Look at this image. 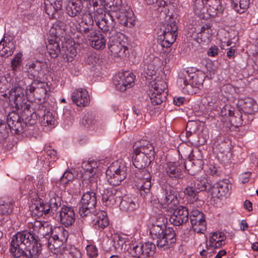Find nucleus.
I'll return each instance as SVG.
<instances>
[{"mask_svg": "<svg viewBox=\"0 0 258 258\" xmlns=\"http://www.w3.org/2000/svg\"><path fill=\"white\" fill-rule=\"evenodd\" d=\"M10 251L15 258H36L41 251V244L33 233L18 232L13 236Z\"/></svg>", "mask_w": 258, "mask_h": 258, "instance_id": "nucleus-1", "label": "nucleus"}, {"mask_svg": "<svg viewBox=\"0 0 258 258\" xmlns=\"http://www.w3.org/2000/svg\"><path fill=\"white\" fill-rule=\"evenodd\" d=\"M82 177L83 186L87 184V187L88 186V188L90 189V191L83 195L77 205L79 215L84 218L92 214L97 204L96 193L95 190L98 189V184L94 168L86 169Z\"/></svg>", "mask_w": 258, "mask_h": 258, "instance_id": "nucleus-2", "label": "nucleus"}, {"mask_svg": "<svg viewBox=\"0 0 258 258\" xmlns=\"http://www.w3.org/2000/svg\"><path fill=\"white\" fill-rule=\"evenodd\" d=\"M150 234L159 248L167 249L176 241V234L172 228H166L165 224L153 225Z\"/></svg>", "mask_w": 258, "mask_h": 258, "instance_id": "nucleus-3", "label": "nucleus"}, {"mask_svg": "<svg viewBox=\"0 0 258 258\" xmlns=\"http://www.w3.org/2000/svg\"><path fill=\"white\" fill-rule=\"evenodd\" d=\"M100 3L106 10L112 12L115 23L127 26L129 15L133 12L126 1H100Z\"/></svg>", "mask_w": 258, "mask_h": 258, "instance_id": "nucleus-4", "label": "nucleus"}, {"mask_svg": "<svg viewBox=\"0 0 258 258\" xmlns=\"http://www.w3.org/2000/svg\"><path fill=\"white\" fill-rule=\"evenodd\" d=\"M49 200L46 203L39 201L32 204L30 208L32 215L36 217H42L48 214H54L61 205V198L54 191L49 193Z\"/></svg>", "mask_w": 258, "mask_h": 258, "instance_id": "nucleus-5", "label": "nucleus"}, {"mask_svg": "<svg viewBox=\"0 0 258 258\" xmlns=\"http://www.w3.org/2000/svg\"><path fill=\"white\" fill-rule=\"evenodd\" d=\"M204 76L189 73L188 70H183L179 74L177 82L179 86L189 94L196 93L203 86Z\"/></svg>", "mask_w": 258, "mask_h": 258, "instance_id": "nucleus-6", "label": "nucleus"}, {"mask_svg": "<svg viewBox=\"0 0 258 258\" xmlns=\"http://www.w3.org/2000/svg\"><path fill=\"white\" fill-rule=\"evenodd\" d=\"M108 183L112 186L119 185L127 176V167L123 160L114 161L106 171Z\"/></svg>", "mask_w": 258, "mask_h": 258, "instance_id": "nucleus-7", "label": "nucleus"}, {"mask_svg": "<svg viewBox=\"0 0 258 258\" xmlns=\"http://www.w3.org/2000/svg\"><path fill=\"white\" fill-rule=\"evenodd\" d=\"M167 83L163 80L152 81L149 85L148 95L152 105L161 104L166 99L168 93Z\"/></svg>", "mask_w": 258, "mask_h": 258, "instance_id": "nucleus-8", "label": "nucleus"}, {"mask_svg": "<svg viewBox=\"0 0 258 258\" xmlns=\"http://www.w3.org/2000/svg\"><path fill=\"white\" fill-rule=\"evenodd\" d=\"M122 34L117 33L115 30L110 32L108 42V47L111 54L114 57H123L125 56V51L127 47L124 45L125 42L121 39Z\"/></svg>", "mask_w": 258, "mask_h": 258, "instance_id": "nucleus-9", "label": "nucleus"}, {"mask_svg": "<svg viewBox=\"0 0 258 258\" xmlns=\"http://www.w3.org/2000/svg\"><path fill=\"white\" fill-rule=\"evenodd\" d=\"M50 232L51 234L47 237V246L51 250H55L67 241L69 237V232L61 226L54 227V229H51Z\"/></svg>", "mask_w": 258, "mask_h": 258, "instance_id": "nucleus-10", "label": "nucleus"}, {"mask_svg": "<svg viewBox=\"0 0 258 258\" xmlns=\"http://www.w3.org/2000/svg\"><path fill=\"white\" fill-rule=\"evenodd\" d=\"M49 90L50 88L46 83L34 80L26 87L25 92L26 95L33 94L36 99L44 102Z\"/></svg>", "mask_w": 258, "mask_h": 258, "instance_id": "nucleus-11", "label": "nucleus"}, {"mask_svg": "<svg viewBox=\"0 0 258 258\" xmlns=\"http://www.w3.org/2000/svg\"><path fill=\"white\" fill-rule=\"evenodd\" d=\"M98 189L102 195L103 203L106 206L111 207L116 203H119L121 200L120 191L116 188L112 187L105 188L103 187V185L99 184Z\"/></svg>", "mask_w": 258, "mask_h": 258, "instance_id": "nucleus-12", "label": "nucleus"}, {"mask_svg": "<svg viewBox=\"0 0 258 258\" xmlns=\"http://www.w3.org/2000/svg\"><path fill=\"white\" fill-rule=\"evenodd\" d=\"M135 76L129 72L119 73L114 76L113 81L116 89L120 91H125L131 88L134 84Z\"/></svg>", "mask_w": 258, "mask_h": 258, "instance_id": "nucleus-13", "label": "nucleus"}, {"mask_svg": "<svg viewBox=\"0 0 258 258\" xmlns=\"http://www.w3.org/2000/svg\"><path fill=\"white\" fill-rule=\"evenodd\" d=\"M136 175L137 178L142 181L141 185H138L140 193L144 198L150 197L151 187V175L150 173L145 168L139 169L136 172Z\"/></svg>", "mask_w": 258, "mask_h": 258, "instance_id": "nucleus-14", "label": "nucleus"}, {"mask_svg": "<svg viewBox=\"0 0 258 258\" xmlns=\"http://www.w3.org/2000/svg\"><path fill=\"white\" fill-rule=\"evenodd\" d=\"M186 169L189 174L194 175L195 172L190 169H187L185 164H181L177 162H170L167 164L165 171L167 175L172 180H178L182 178V170Z\"/></svg>", "mask_w": 258, "mask_h": 258, "instance_id": "nucleus-15", "label": "nucleus"}, {"mask_svg": "<svg viewBox=\"0 0 258 258\" xmlns=\"http://www.w3.org/2000/svg\"><path fill=\"white\" fill-rule=\"evenodd\" d=\"M162 191L158 197V200L161 204L169 208L174 209L179 203L177 194L171 187L162 188Z\"/></svg>", "mask_w": 258, "mask_h": 258, "instance_id": "nucleus-16", "label": "nucleus"}, {"mask_svg": "<svg viewBox=\"0 0 258 258\" xmlns=\"http://www.w3.org/2000/svg\"><path fill=\"white\" fill-rule=\"evenodd\" d=\"M190 221L193 230L198 233H204L207 229V223L204 214L198 210L192 211Z\"/></svg>", "mask_w": 258, "mask_h": 258, "instance_id": "nucleus-17", "label": "nucleus"}, {"mask_svg": "<svg viewBox=\"0 0 258 258\" xmlns=\"http://www.w3.org/2000/svg\"><path fill=\"white\" fill-rule=\"evenodd\" d=\"M220 115L222 116L230 117L229 121L236 126L242 124V115L241 113L230 104H225L221 108Z\"/></svg>", "mask_w": 258, "mask_h": 258, "instance_id": "nucleus-18", "label": "nucleus"}, {"mask_svg": "<svg viewBox=\"0 0 258 258\" xmlns=\"http://www.w3.org/2000/svg\"><path fill=\"white\" fill-rule=\"evenodd\" d=\"M173 210L174 211L169 218V221L172 224L180 226L188 221L189 212L186 207L180 206Z\"/></svg>", "mask_w": 258, "mask_h": 258, "instance_id": "nucleus-19", "label": "nucleus"}, {"mask_svg": "<svg viewBox=\"0 0 258 258\" xmlns=\"http://www.w3.org/2000/svg\"><path fill=\"white\" fill-rule=\"evenodd\" d=\"M7 122L8 126L11 128L12 134H19L25 131L20 116L15 111L10 112L8 114Z\"/></svg>", "mask_w": 258, "mask_h": 258, "instance_id": "nucleus-20", "label": "nucleus"}, {"mask_svg": "<svg viewBox=\"0 0 258 258\" xmlns=\"http://www.w3.org/2000/svg\"><path fill=\"white\" fill-rule=\"evenodd\" d=\"M97 19L98 20H95V21L98 27L105 33L106 36L110 35V32L113 30V22H115L112 12L101 15L99 18H97Z\"/></svg>", "mask_w": 258, "mask_h": 258, "instance_id": "nucleus-21", "label": "nucleus"}, {"mask_svg": "<svg viewBox=\"0 0 258 258\" xmlns=\"http://www.w3.org/2000/svg\"><path fill=\"white\" fill-rule=\"evenodd\" d=\"M60 223L65 227L72 226L76 220L74 208L63 205L59 211Z\"/></svg>", "mask_w": 258, "mask_h": 258, "instance_id": "nucleus-22", "label": "nucleus"}, {"mask_svg": "<svg viewBox=\"0 0 258 258\" xmlns=\"http://www.w3.org/2000/svg\"><path fill=\"white\" fill-rule=\"evenodd\" d=\"M133 148L136 152L142 153L149 156V158H154L155 152L154 147L150 141L142 140L136 142L133 145Z\"/></svg>", "mask_w": 258, "mask_h": 258, "instance_id": "nucleus-23", "label": "nucleus"}, {"mask_svg": "<svg viewBox=\"0 0 258 258\" xmlns=\"http://www.w3.org/2000/svg\"><path fill=\"white\" fill-rule=\"evenodd\" d=\"M71 97L73 102L78 106H86L90 103V97L85 89L79 88L75 90L72 94Z\"/></svg>", "mask_w": 258, "mask_h": 258, "instance_id": "nucleus-24", "label": "nucleus"}, {"mask_svg": "<svg viewBox=\"0 0 258 258\" xmlns=\"http://www.w3.org/2000/svg\"><path fill=\"white\" fill-rule=\"evenodd\" d=\"M87 36L90 45L94 49L102 50L105 47L106 41L105 37L97 30L91 32Z\"/></svg>", "mask_w": 258, "mask_h": 258, "instance_id": "nucleus-25", "label": "nucleus"}, {"mask_svg": "<svg viewBox=\"0 0 258 258\" xmlns=\"http://www.w3.org/2000/svg\"><path fill=\"white\" fill-rule=\"evenodd\" d=\"M91 215H93L94 226L96 229L102 230L108 226L109 219L106 212L101 210L94 211Z\"/></svg>", "mask_w": 258, "mask_h": 258, "instance_id": "nucleus-26", "label": "nucleus"}, {"mask_svg": "<svg viewBox=\"0 0 258 258\" xmlns=\"http://www.w3.org/2000/svg\"><path fill=\"white\" fill-rule=\"evenodd\" d=\"M119 203L120 209L124 212L134 211L139 207L138 199L134 196L121 197V200Z\"/></svg>", "mask_w": 258, "mask_h": 258, "instance_id": "nucleus-27", "label": "nucleus"}, {"mask_svg": "<svg viewBox=\"0 0 258 258\" xmlns=\"http://www.w3.org/2000/svg\"><path fill=\"white\" fill-rule=\"evenodd\" d=\"M81 123L85 127L93 129L99 128L103 124L102 121L99 117L92 112H87L85 114Z\"/></svg>", "mask_w": 258, "mask_h": 258, "instance_id": "nucleus-28", "label": "nucleus"}, {"mask_svg": "<svg viewBox=\"0 0 258 258\" xmlns=\"http://www.w3.org/2000/svg\"><path fill=\"white\" fill-rule=\"evenodd\" d=\"M238 104L245 114H252L258 110V105L252 98L241 99L238 101Z\"/></svg>", "mask_w": 258, "mask_h": 258, "instance_id": "nucleus-29", "label": "nucleus"}, {"mask_svg": "<svg viewBox=\"0 0 258 258\" xmlns=\"http://www.w3.org/2000/svg\"><path fill=\"white\" fill-rule=\"evenodd\" d=\"M154 159L149 158V156L146 155L142 153L137 152L134 150L133 156V163L136 168L138 169H142L148 166L151 161Z\"/></svg>", "mask_w": 258, "mask_h": 258, "instance_id": "nucleus-30", "label": "nucleus"}, {"mask_svg": "<svg viewBox=\"0 0 258 258\" xmlns=\"http://www.w3.org/2000/svg\"><path fill=\"white\" fill-rule=\"evenodd\" d=\"M194 176L195 179L189 182L201 193L206 191L208 187L209 189L212 188L213 183L208 179L206 175L195 176V174Z\"/></svg>", "mask_w": 258, "mask_h": 258, "instance_id": "nucleus-31", "label": "nucleus"}, {"mask_svg": "<svg viewBox=\"0 0 258 258\" xmlns=\"http://www.w3.org/2000/svg\"><path fill=\"white\" fill-rule=\"evenodd\" d=\"M183 192L185 196L186 199L189 203L192 204L198 201H202L201 199V194L200 191L195 187L192 183L190 182H188L187 186L184 189Z\"/></svg>", "mask_w": 258, "mask_h": 258, "instance_id": "nucleus-32", "label": "nucleus"}, {"mask_svg": "<svg viewBox=\"0 0 258 258\" xmlns=\"http://www.w3.org/2000/svg\"><path fill=\"white\" fill-rule=\"evenodd\" d=\"M24 68L29 78L35 80L38 77L39 72L42 69V66L39 61L30 60L27 62Z\"/></svg>", "mask_w": 258, "mask_h": 258, "instance_id": "nucleus-33", "label": "nucleus"}, {"mask_svg": "<svg viewBox=\"0 0 258 258\" xmlns=\"http://www.w3.org/2000/svg\"><path fill=\"white\" fill-rule=\"evenodd\" d=\"M93 20L92 16L89 14L84 15L83 20L79 23V27H78L79 31L87 35L91 32L95 31L96 30L93 28Z\"/></svg>", "mask_w": 258, "mask_h": 258, "instance_id": "nucleus-34", "label": "nucleus"}, {"mask_svg": "<svg viewBox=\"0 0 258 258\" xmlns=\"http://www.w3.org/2000/svg\"><path fill=\"white\" fill-rule=\"evenodd\" d=\"M15 201L10 197L2 198L0 199V215H9L14 209Z\"/></svg>", "mask_w": 258, "mask_h": 258, "instance_id": "nucleus-35", "label": "nucleus"}, {"mask_svg": "<svg viewBox=\"0 0 258 258\" xmlns=\"http://www.w3.org/2000/svg\"><path fill=\"white\" fill-rule=\"evenodd\" d=\"M57 258H82L80 250L74 246L62 247L60 248Z\"/></svg>", "mask_w": 258, "mask_h": 258, "instance_id": "nucleus-36", "label": "nucleus"}, {"mask_svg": "<svg viewBox=\"0 0 258 258\" xmlns=\"http://www.w3.org/2000/svg\"><path fill=\"white\" fill-rule=\"evenodd\" d=\"M24 97L23 89L20 86L15 87L8 91V97L10 101H13L16 105H21Z\"/></svg>", "mask_w": 258, "mask_h": 258, "instance_id": "nucleus-37", "label": "nucleus"}, {"mask_svg": "<svg viewBox=\"0 0 258 258\" xmlns=\"http://www.w3.org/2000/svg\"><path fill=\"white\" fill-rule=\"evenodd\" d=\"M177 34L162 32L158 37L157 42L162 47L169 48L175 42Z\"/></svg>", "mask_w": 258, "mask_h": 258, "instance_id": "nucleus-38", "label": "nucleus"}, {"mask_svg": "<svg viewBox=\"0 0 258 258\" xmlns=\"http://www.w3.org/2000/svg\"><path fill=\"white\" fill-rule=\"evenodd\" d=\"M44 5L46 13L50 18H54L56 12L61 8L62 1H44Z\"/></svg>", "mask_w": 258, "mask_h": 258, "instance_id": "nucleus-39", "label": "nucleus"}, {"mask_svg": "<svg viewBox=\"0 0 258 258\" xmlns=\"http://www.w3.org/2000/svg\"><path fill=\"white\" fill-rule=\"evenodd\" d=\"M55 38V40H54L53 39H49L48 40V44H47L46 47L48 53L52 58H56L59 54L61 55V48H60L59 44L57 41H56L57 38L56 34L54 36Z\"/></svg>", "mask_w": 258, "mask_h": 258, "instance_id": "nucleus-40", "label": "nucleus"}, {"mask_svg": "<svg viewBox=\"0 0 258 258\" xmlns=\"http://www.w3.org/2000/svg\"><path fill=\"white\" fill-rule=\"evenodd\" d=\"M30 226H32L31 228L33 229V232L38 233H40L41 235L45 236L46 239H47V237H49V233H45V228L47 230H51V226L47 222L35 221L30 224Z\"/></svg>", "mask_w": 258, "mask_h": 258, "instance_id": "nucleus-41", "label": "nucleus"}, {"mask_svg": "<svg viewBox=\"0 0 258 258\" xmlns=\"http://www.w3.org/2000/svg\"><path fill=\"white\" fill-rule=\"evenodd\" d=\"M124 250L128 251L132 256L135 258H140L144 253L143 244L136 243H128V244L125 245Z\"/></svg>", "mask_w": 258, "mask_h": 258, "instance_id": "nucleus-42", "label": "nucleus"}, {"mask_svg": "<svg viewBox=\"0 0 258 258\" xmlns=\"http://www.w3.org/2000/svg\"><path fill=\"white\" fill-rule=\"evenodd\" d=\"M15 45L13 41L5 40L4 38L0 42V55L4 57H8L11 55L14 50Z\"/></svg>", "mask_w": 258, "mask_h": 258, "instance_id": "nucleus-43", "label": "nucleus"}, {"mask_svg": "<svg viewBox=\"0 0 258 258\" xmlns=\"http://www.w3.org/2000/svg\"><path fill=\"white\" fill-rule=\"evenodd\" d=\"M211 26L209 23L204 25L198 33V41L199 43H208L211 36Z\"/></svg>", "mask_w": 258, "mask_h": 258, "instance_id": "nucleus-44", "label": "nucleus"}, {"mask_svg": "<svg viewBox=\"0 0 258 258\" xmlns=\"http://www.w3.org/2000/svg\"><path fill=\"white\" fill-rule=\"evenodd\" d=\"M225 239L226 237L223 233H214L209 240L210 246L212 248H219L225 244Z\"/></svg>", "mask_w": 258, "mask_h": 258, "instance_id": "nucleus-45", "label": "nucleus"}, {"mask_svg": "<svg viewBox=\"0 0 258 258\" xmlns=\"http://www.w3.org/2000/svg\"><path fill=\"white\" fill-rule=\"evenodd\" d=\"M76 49L72 44L67 42L62 44L61 55L64 59H67L68 61H69L70 60V58H73L76 55Z\"/></svg>", "mask_w": 258, "mask_h": 258, "instance_id": "nucleus-46", "label": "nucleus"}, {"mask_svg": "<svg viewBox=\"0 0 258 258\" xmlns=\"http://www.w3.org/2000/svg\"><path fill=\"white\" fill-rule=\"evenodd\" d=\"M178 27L176 21L173 18L169 17L168 21H166L161 28V31L165 33H170L177 34Z\"/></svg>", "mask_w": 258, "mask_h": 258, "instance_id": "nucleus-47", "label": "nucleus"}, {"mask_svg": "<svg viewBox=\"0 0 258 258\" xmlns=\"http://www.w3.org/2000/svg\"><path fill=\"white\" fill-rule=\"evenodd\" d=\"M229 185L224 181H220L216 183V186H213L214 192L217 193L219 197L226 196L229 192Z\"/></svg>", "mask_w": 258, "mask_h": 258, "instance_id": "nucleus-48", "label": "nucleus"}, {"mask_svg": "<svg viewBox=\"0 0 258 258\" xmlns=\"http://www.w3.org/2000/svg\"><path fill=\"white\" fill-rule=\"evenodd\" d=\"M78 2L79 3L74 1H69L67 11L68 15L72 17L76 16L82 9L83 6L81 4V1Z\"/></svg>", "mask_w": 258, "mask_h": 258, "instance_id": "nucleus-49", "label": "nucleus"}, {"mask_svg": "<svg viewBox=\"0 0 258 258\" xmlns=\"http://www.w3.org/2000/svg\"><path fill=\"white\" fill-rule=\"evenodd\" d=\"M39 116L41 117V122L43 125L53 124L55 118L52 113L48 110L40 111L38 113Z\"/></svg>", "mask_w": 258, "mask_h": 258, "instance_id": "nucleus-50", "label": "nucleus"}, {"mask_svg": "<svg viewBox=\"0 0 258 258\" xmlns=\"http://www.w3.org/2000/svg\"><path fill=\"white\" fill-rule=\"evenodd\" d=\"M211 3L209 5V8H207V12L210 15H216L218 13H221L223 11L224 7L221 5V1H210Z\"/></svg>", "mask_w": 258, "mask_h": 258, "instance_id": "nucleus-51", "label": "nucleus"}, {"mask_svg": "<svg viewBox=\"0 0 258 258\" xmlns=\"http://www.w3.org/2000/svg\"><path fill=\"white\" fill-rule=\"evenodd\" d=\"M10 86L6 77L4 76H0V96L4 98L8 97L9 88Z\"/></svg>", "mask_w": 258, "mask_h": 258, "instance_id": "nucleus-52", "label": "nucleus"}, {"mask_svg": "<svg viewBox=\"0 0 258 258\" xmlns=\"http://www.w3.org/2000/svg\"><path fill=\"white\" fill-rule=\"evenodd\" d=\"M207 1H194L193 4V9L196 14L198 16L202 14H204L207 12L206 7Z\"/></svg>", "mask_w": 258, "mask_h": 258, "instance_id": "nucleus-53", "label": "nucleus"}, {"mask_svg": "<svg viewBox=\"0 0 258 258\" xmlns=\"http://www.w3.org/2000/svg\"><path fill=\"white\" fill-rule=\"evenodd\" d=\"M11 128L8 126V122L0 119V142H3L9 136Z\"/></svg>", "mask_w": 258, "mask_h": 258, "instance_id": "nucleus-54", "label": "nucleus"}, {"mask_svg": "<svg viewBox=\"0 0 258 258\" xmlns=\"http://www.w3.org/2000/svg\"><path fill=\"white\" fill-rule=\"evenodd\" d=\"M235 92L234 87L230 84H225L221 88V95L224 96L226 100H228L230 96Z\"/></svg>", "mask_w": 258, "mask_h": 258, "instance_id": "nucleus-55", "label": "nucleus"}, {"mask_svg": "<svg viewBox=\"0 0 258 258\" xmlns=\"http://www.w3.org/2000/svg\"><path fill=\"white\" fill-rule=\"evenodd\" d=\"M143 255L146 256H151L155 252L156 245L151 242H147L143 244Z\"/></svg>", "mask_w": 258, "mask_h": 258, "instance_id": "nucleus-56", "label": "nucleus"}, {"mask_svg": "<svg viewBox=\"0 0 258 258\" xmlns=\"http://www.w3.org/2000/svg\"><path fill=\"white\" fill-rule=\"evenodd\" d=\"M113 239H115L114 251L115 250H124L126 244H128L129 241H125L124 239L119 236H114Z\"/></svg>", "mask_w": 258, "mask_h": 258, "instance_id": "nucleus-57", "label": "nucleus"}, {"mask_svg": "<svg viewBox=\"0 0 258 258\" xmlns=\"http://www.w3.org/2000/svg\"><path fill=\"white\" fill-rule=\"evenodd\" d=\"M115 239L113 238H107L102 243L103 249L108 252L114 251Z\"/></svg>", "mask_w": 258, "mask_h": 258, "instance_id": "nucleus-58", "label": "nucleus"}, {"mask_svg": "<svg viewBox=\"0 0 258 258\" xmlns=\"http://www.w3.org/2000/svg\"><path fill=\"white\" fill-rule=\"evenodd\" d=\"M197 123L193 120L188 121L187 123L186 127V136L187 137H189L192 134L195 133L197 130Z\"/></svg>", "mask_w": 258, "mask_h": 258, "instance_id": "nucleus-59", "label": "nucleus"}, {"mask_svg": "<svg viewBox=\"0 0 258 258\" xmlns=\"http://www.w3.org/2000/svg\"><path fill=\"white\" fill-rule=\"evenodd\" d=\"M238 2L239 9L237 8V4H233V8L237 13H243L248 8L249 5V1H236Z\"/></svg>", "mask_w": 258, "mask_h": 258, "instance_id": "nucleus-60", "label": "nucleus"}, {"mask_svg": "<svg viewBox=\"0 0 258 258\" xmlns=\"http://www.w3.org/2000/svg\"><path fill=\"white\" fill-rule=\"evenodd\" d=\"M22 53H18L12 60V67L13 70L17 71L20 67L22 62Z\"/></svg>", "mask_w": 258, "mask_h": 258, "instance_id": "nucleus-61", "label": "nucleus"}, {"mask_svg": "<svg viewBox=\"0 0 258 258\" xmlns=\"http://www.w3.org/2000/svg\"><path fill=\"white\" fill-rule=\"evenodd\" d=\"M74 178V175L73 173L70 171H67L63 173L60 180V182L63 184H67L69 181H72Z\"/></svg>", "mask_w": 258, "mask_h": 258, "instance_id": "nucleus-62", "label": "nucleus"}, {"mask_svg": "<svg viewBox=\"0 0 258 258\" xmlns=\"http://www.w3.org/2000/svg\"><path fill=\"white\" fill-rule=\"evenodd\" d=\"M87 254L91 257H96L98 255V249L96 247L93 245H89L86 247Z\"/></svg>", "mask_w": 258, "mask_h": 258, "instance_id": "nucleus-63", "label": "nucleus"}, {"mask_svg": "<svg viewBox=\"0 0 258 258\" xmlns=\"http://www.w3.org/2000/svg\"><path fill=\"white\" fill-rule=\"evenodd\" d=\"M207 100L209 106L215 104L218 100V96L216 93L209 94L207 96Z\"/></svg>", "mask_w": 258, "mask_h": 258, "instance_id": "nucleus-64", "label": "nucleus"}]
</instances>
